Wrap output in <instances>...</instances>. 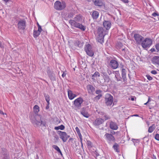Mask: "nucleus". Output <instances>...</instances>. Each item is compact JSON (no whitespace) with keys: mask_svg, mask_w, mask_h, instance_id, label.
Instances as JSON below:
<instances>
[{"mask_svg":"<svg viewBox=\"0 0 159 159\" xmlns=\"http://www.w3.org/2000/svg\"><path fill=\"white\" fill-rule=\"evenodd\" d=\"M84 20L82 16L80 15H79L75 16L73 20H70L69 22L72 26L79 28L82 30L84 31L85 29V27L80 24Z\"/></svg>","mask_w":159,"mask_h":159,"instance_id":"f257e3e1","label":"nucleus"},{"mask_svg":"<svg viewBox=\"0 0 159 159\" xmlns=\"http://www.w3.org/2000/svg\"><path fill=\"white\" fill-rule=\"evenodd\" d=\"M32 122L34 126H39L42 125L46 127V123L45 121H43V119L40 115H36L35 116V120H32Z\"/></svg>","mask_w":159,"mask_h":159,"instance_id":"f03ea898","label":"nucleus"},{"mask_svg":"<svg viewBox=\"0 0 159 159\" xmlns=\"http://www.w3.org/2000/svg\"><path fill=\"white\" fill-rule=\"evenodd\" d=\"M97 40L101 43L104 42V38L106 34V31L102 27H99L98 29Z\"/></svg>","mask_w":159,"mask_h":159,"instance_id":"7ed1b4c3","label":"nucleus"},{"mask_svg":"<svg viewBox=\"0 0 159 159\" xmlns=\"http://www.w3.org/2000/svg\"><path fill=\"white\" fill-rule=\"evenodd\" d=\"M152 40L151 39L146 38L142 42L141 45L143 48L145 49L149 47L152 45Z\"/></svg>","mask_w":159,"mask_h":159,"instance_id":"20e7f679","label":"nucleus"},{"mask_svg":"<svg viewBox=\"0 0 159 159\" xmlns=\"http://www.w3.org/2000/svg\"><path fill=\"white\" fill-rule=\"evenodd\" d=\"M113 98L110 94L107 93L105 98V101L106 105L107 106H110L113 103Z\"/></svg>","mask_w":159,"mask_h":159,"instance_id":"39448f33","label":"nucleus"},{"mask_svg":"<svg viewBox=\"0 0 159 159\" xmlns=\"http://www.w3.org/2000/svg\"><path fill=\"white\" fill-rule=\"evenodd\" d=\"M83 101V99L80 97L78 98L74 101V105L75 109H80L81 106V104Z\"/></svg>","mask_w":159,"mask_h":159,"instance_id":"423d86ee","label":"nucleus"},{"mask_svg":"<svg viewBox=\"0 0 159 159\" xmlns=\"http://www.w3.org/2000/svg\"><path fill=\"white\" fill-rule=\"evenodd\" d=\"M66 7V4L64 2H61L59 1H57L55 2L54 7L57 10H62Z\"/></svg>","mask_w":159,"mask_h":159,"instance_id":"0eeeda50","label":"nucleus"},{"mask_svg":"<svg viewBox=\"0 0 159 159\" xmlns=\"http://www.w3.org/2000/svg\"><path fill=\"white\" fill-rule=\"evenodd\" d=\"M104 137L105 139L109 143H112L113 142L115 141V139L114 137L111 134L106 133Z\"/></svg>","mask_w":159,"mask_h":159,"instance_id":"6e6552de","label":"nucleus"},{"mask_svg":"<svg viewBox=\"0 0 159 159\" xmlns=\"http://www.w3.org/2000/svg\"><path fill=\"white\" fill-rule=\"evenodd\" d=\"M26 21L25 20H19L18 22L17 26L19 30L23 31L24 30L26 27Z\"/></svg>","mask_w":159,"mask_h":159,"instance_id":"1a4fd4ad","label":"nucleus"},{"mask_svg":"<svg viewBox=\"0 0 159 159\" xmlns=\"http://www.w3.org/2000/svg\"><path fill=\"white\" fill-rule=\"evenodd\" d=\"M85 50L87 54L89 56L92 57L94 55V52L93 51L91 45L88 44H87L85 48Z\"/></svg>","mask_w":159,"mask_h":159,"instance_id":"9d476101","label":"nucleus"},{"mask_svg":"<svg viewBox=\"0 0 159 159\" xmlns=\"http://www.w3.org/2000/svg\"><path fill=\"white\" fill-rule=\"evenodd\" d=\"M109 66L112 69H116L118 67L119 64L115 60H112L109 63Z\"/></svg>","mask_w":159,"mask_h":159,"instance_id":"9b49d317","label":"nucleus"},{"mask_svg":"<svg viewBox=\"0 0 159 159\" xmlns=\"http://www.w3.org/2000/svg\"><path fill=\"white\" fill-rule=\"evenodd\" d=\"M59 135L60 136V138L64 142H66L68 139L69 137V136L65 132L60 131Z\"/></svg>","mask_w":159,"mask_h":159,"instance_id":"f8f14e48","label":"nucleus"},{"mask_svg":"<svg viewBox=\"0 0 159 159\" xmlns=\"http://www.w3.org/2000/svg\"><path fill=\"white\" fill-rule=\"evenodd\" d=\"M134 38L136 42L138 43H141L143 37L139 34H135L134 35Z\"/></svg>","mask_w":159,"mask_h":159,"instance_id":"ddd939ff","label":"nucleus"},{"mask_svg":"<svg viewBox=\"0 0 159 159\" xmlns=\"http://www.w3.org/2000/svg\"><path fill=\"white\" fill-rule=\"evenodd\" d=\"M86 88L89 93L93 94L95 90V88L92 85L89 84L87 86Z\"/></svg>","mask_w":159,"mask_h":159,"instance_id":"4468645a","label":"nucleus"},{"mask_svg":"<svg viewBox=\"0 0 159 159\" xmlns=\"http://www.w3.org/2000/svg\"><path fill=\"white\" fill-rule=\"evenodd\" d=\"M2 159H9L8 155L5 149H2Z\"/></svg>","mask_w":159,"mask_h":159,"instance_id":"2eb2a0df","label":"nucleus"},{"mask_svg":"<svg viewBox=\"0 0 159 159\" xmlns=\"http://www.w3.org/2000/svg\"><path fill=\"white\" fill-rule=\"evenodd\" d=\"M104 122V120L101 118H97L93 122V124L95 125H99Z\"/></svg>","mask_w":159,"mask_h":159,"instance_id":"dca6fc26","label":"nucleus"},{"mask_svg":"<svg viewBox=\"0 0 159 159\" xmlns=\"http://www.w3.org/2000/svg\"><path fill=\"white\" fill-rule=\"evenodd\" d=\"M103 25L107 30H108L111 28V23L109 21L105 20L103 22Z\"/></svg>","mask_w":159,"mask_h":159,"instance_id":"f3484780","label":"nucleus"},{"mask_svg":"<svg viewBox=\"0 0 159 159\" xmlns=\"http://www.w3.org/2000/svg\"><path fill=\"white\" fill-rule=\"evenodd\" d=\"M113 73L115 74V78L117 81H120L122 79L119 71H114Z\"/></svg>","mask_w":159,"mask_h":159,"instance_id":"a211bd4d","label":"nucleus"},{"mask_svg":"<svg viewBox=\"0 0 159 159\" xmlns=\"http://www.w3.org/2000/svg\"><path fill=\"white\" fill-rule=\"evenodd\" d=\"M67 93L68 98L70 100L73 99L77 96L76 94H74L72 91L70 90H68Z\"/></svg>","mask_w":159,"mask_h":159,"instance_id":"6ab92c4d","label":"nucleus"},{"mask_svg":"<svg viewBox=\"0 0 159 159\" xmlns=\"http://www.w3.org/2000/svg\"><path fill=\"white\" fill-rule=\"evenodd\" d=\"M110 127L111 129L115 130H116L118 129V126L117 124L112 121L110 122Z\"/></svg>","mask_w":159,"mask_h":159,"instance_id":"aec40b11","label":"nucleus"},{"mask_svg":"<svg viewBox=\"0 0 159 159\" xmlns=\"http://www.w3.org/2000/svg\"><path fill=\"white\" fill-rule=\"evenodd\" d=\"M152 63L155 65H159V56H155L153 57L152 60Z\"/></svg>","mask_w":159,"mask_h":159,"instance_id":"412c9836","label":"nucleus"},{"mask_svg":"<svg viewBox=\"0 0 159 159\" xmlns=\"http://www.w3.org/2000/svg\"><path fill=\"white\" fill-rule=\"evenodd\" d=\"M122 77L124 82H125L127 80L126 76V71L125 69L122 68L121 70Z\"/></svg>","mask_w":159,"mask_h":159,"instance_id":"4be33fe9","label":"nucleus"},{"mask_svg":"<svg viewBox=\"0 0 159 159\" xmlns=\"http://www.w3.org/2000/svg\"><path fill=\"white\" fill-rule=\"evenodd\" d=\"M81 114L86 118H88L89 116V114L88 113V112L86 111L85 109L83 108L80 111Z\"/></svg>","mask_w":159,"mask_h":159,"instance_id":"5701e85b","label":"nucleus"},{"mask_svg":"<svg viewBox=\"0 0 159 159\" xmlns=\"http://www.w3.org/2000/svg\"><path fill=\"white\" fill-rule=\"evenodd\" d=\"M93 1L95 6H102L103 5L102 0H93Z\"/></svg>","mask_w":159,"mask_h":159,"instance_id":"b1692460","label":"nucleus"},{"mask_svg":"<svg viewBox=\"0 0 159 159\" xmlns=\"http://www.w3.org/2000/svg\"><path fill=\"white\" fill-rule=\"evenodd\" d=\"M156 128L155 124H152L150 126L148 129V132L149 133H151Z\"/></svg>","mask_w":159,"mask_h":159,"instance_id":"393cba45","label":"nucleus"},{"mask_svg":"<svg viewBox=\"0 0 159 159\" xmlns=\"http://www.w3.org/2000/svg\"><path fill=\"white\" fill-rule=\"evenodd\" d=\"M99 16V13L97 11H94L92 13V16L93 19H97Z\"/></svg>","mask_w":159,"mask_h":159,"instance_id":"a878e982","label":"nucleus"},{"mask_svg":"<svg viewBox=\"0 0 159 159\" xmlns=\"http://www.w3.org/2000/svg\"><path fill=\"white\" fill-rule=\"evenodd\" d=\"M104 77L105 81V85H106L107 83L110 82V79L109 76L107 75H104Z\"/></svg>","mask_w":159,"mask_h":159,"instance_id":"bb28decb","label":"nucleus"},{"mask_svg":"<svg viewBox=\"0 0 159 159\" xmlns=\"http://www.w3.org/2000/svg\"><path fill=\"white\" fill-rule=\"evenodd\" d=\"M52 148L57 150L58 153H60L61 156H62V154L60 149L56 145H53L52 146Z\"/></svg>","mask_w":159,"mask_h":159,"instance_id":"cd10ccee","label":"nucleus"},{"mask_svg":"<svg viewBox=\"0 0 159 159\" xmlns=\"http://www.w3.org/2000/svg\"><path fill=\"white\" fill-rule=\"evenodd\" d=\"M74 43L75 46L79 47L81 48L83 46V43H81L80 41L78 40L76 41Z\"/></svg>","mask_w":159,"mask_h":159,"instance_id":"c85d7f7f","label":"nucleus"},{"mask_svg":"<svg viewBox=\"0 0 159 159\" xmlns=\"http://www.w3.org/2000/svg\"><path fill=\"white\" fill-rule=\"evenodd\" d=\"M47 73L51 80H55V77L53 74L50 72L49 70L48 71Z\"/></svg>","mask_w":159,"mask_h":159,"instance_id":"c756f323","label":"nucleus"},{"mask_svg":"<svg viewBox=\"0 0 159 159\" xmlns=\"http://www.w3.org/2000/svg\"><path fill=\"white\" fill-rule=\"evenodd\" d=\"M40 31L37 30H34L33 32L34 37L35 38H36L40 34Z\"/></svg>","mask_w":159,"mask_h":159,"instance_id":"7c9ffc66","label":"nucleus"},{"mask_svg":"<svg viewBox=\"0 0 159 159\" xmlns=\"http://www.w3.org/2000/svg\"><path fill=\"white\" fill-rule=\"evenodd\" d=\"M98 82L101 85H105L104 76L102 77V78L99 79Z\"/></svg>","mask_w":159,"mask_h":159,"instance_id":"2f4dec72","label":"nucleus"},{"mask_svg":"<svg viewBox=\"0 0 159 159\" xmlns=\"http://www.w3.org/2000/svg\"><path fill=\"white\" fill-rule=\"evenodd\" d=\"M34 112L36 113H37L39 111V107L37 105H35L33 107Z\"/></svg>","mask_w":159,"mask_h":159,"instance_id":"473e14b6","label":"nucleus"},{"mask_svg":"<svg viewBox=\"0 0 159 159\" xmlns=\"http://www.w3.org/2000/svg\"><path fill=\"white\" fill-rule=\"evenodd\" d=\"M102 97V95L101 94L98 95L93 98V100L94 101H98Z\"/></svg>","mask_w":159,"mask_h":159,"instance_id":"72a5a7b5","label":"nucleus"},{"mask_svg":"<svg viewBox=\"0 0 159 159\" xmlns=\"http://www.w3.org/2000/svg\"><path fill=\"white\" fill-rule=\"evenodd\" d=\"M64 126L62 125L59 126L55 127V129L56 130H58L59 129H60L61 130H63L64 129Z\"/></svg>","mask_w":159,"mask_h":159,"instance_id":"f704fd0d","label":"nucleus"},{"mask_svg":"<svg viewBox=\"0 0 159 159\" xmlns=\"http://www.w3.org/2000/svg\"><path fill=\"white\" fill-rule=\"evenodd\" d=\"M44 95L46 102H47V103H48V104L50 101V97L49 95L48 94H44Z\"/></svg>","mask_w":159,"mask_h":159,"instance_id":"c9c22d12","label":"nucleus"},{"mask_svg":"<svg viewBox=\"0 0 159 159\" xmlns=\"http://www.w3.org/2000/svg\"><path fill=\"white\" fill-rule=\"evenodd\" d=\"M118 145L116 143H115L113 145V148L116 152H119V151L118 150Z\"/></svg>","mask_w":159,"mask_h":159,"instance_id":"e433bc0d","label":"nucleus"},{"mask_svg":"<svg viewBox=\"0 0 159 159\" xmlns=\"http://www.w3.org/2000/svg\"><path fill=\"white\" fill-rule=\"evenodd\" d=\"M131 140L134 143V144L135 146L137 145L139 142V140L138 139H132Z\"/></svg>","mask_w":159,"mask_h":159,"instance_id":"4c0bfd02","label":"nucleus"},{"mask_svg":"<svg viewBox=\"0 0 159 159\" xmlns=\"http://www.w3.org/2000/svg\"><path fill=\"white\" fill-rule=\"evenodd\" d=\"M75 130L76 131V132H77L78 135H80V134H81V133L80 132V129H79V128H78V127H76L75 128Z\"/></svg>","mask_w":159,"mask_h":159,"instance_id":"58836bf2","label":"nucleus"},{"mask_svg":"<svg viewBox=\"0 0 159 159\" xmlns=\"http://www.w3.org/2000/svg\"><path fill=\"white\" fill-rule=\"evenodd\" d=\"M154 138L157 140L159 141V134L157 133L155 135Z\"/></svg>","mask_w":159,"mask_h":159,"instance_id":"ea45409f","label":"nucleus"},{"mask_svg":"<svg viewBox=\"0 0 159 159\" xmlns=\"http://www.w3.org/2000/svg\"><path fill=\"white\" fill-rule=\"evenodd\" d=\"M74 15V13L73 12H70V13L68 15V17L69 18H71L73 17Z\"/></svg>","mask_w":159,"mask_h":159,"instance_id":"a19ab883","label":"nucleus"},{"mask_svg":"<svg viewBox=\"0 0 159 159\" xmlns=\"http://www.w3.org/2000/svg\"><path fill=\"white\" fill-rule=\"evenodd\" d=\"M87 144L88 146L89 147H92V143L89 141H87Z\"/></svg>","mask_w":159,"mask_h":159,"instance_id":"79ce46f5","label":"nucleus"},{"mask_svg":"<svg viewBox=\"0 0 159 159\" xmlns=\"http://www.w3.org/2000/svg\"><path fill=\"white\" fill-rule=\"evenodd\" d=\"M103 118L105 120H107L109 119L110 118V117L108 116L105 115L103 116Z\"/></svg>","mask_w":159,"mask_h":159,"instance_id":"37998d69","label":"nucleus"},{"mask_svg":"<svg viewBox=\"0 0 159 159\" xmlns=\"http://www.w3.org/2000/svg\"><path fill=\"white\" fill-rule=\"evenodd\" d=\"M94 76H95V77H99L100 76V74L97 71H96L95 72V73L93 74Z\"/></svg>","mask_w":159,"mask_h":159,"instance_id":"c03bdc74","label":"nucleus"},{"mask_svg":"<svg viewBox=\"0 0 159 159\" xmlns=\"http://www.w3.org/2000/svg\"><path fill=\"white\" fill-rule=\"evenodd\" d=\"M146 76L147 77V79L149 80H151L153 79L152 77L149 75H147Z\"/></svg>","mask_w":159,"mask_h":159,"instance_id":"a18cd8bd","label":"nucleus"},{"mask_svg":"<svg viewBox=\"0 0 159 159\" xmlns=\"http://www.w3.org/2000/svg\"><path fill=\"white\" fill-rule=\"evenodd\" d=\"M78 136H79V138L80 139V142L81 143V144H82V146H83V144H82V136L81 134L78 135Z\"/></svg>","mask_w":159,"mask_h":159,"instance_id":"49530a36","label":"nucleus"},{"mask_svg":"<svg viewBox=\"0 0 159 159\" xmlns=\"http://www.w3.org/2000/svg\"><path fill=\"white\" fill-rule=\"evenodd\" d=\"M155 48L157 50V51H159V43L155 45Z\"/></svg>","mask_w":159,"mask_h":159,"instance_id":"de8ad7c7","label":"nucleus"},{"mask_svg":"<svg viewBox=\"0 0 159 159\" xmlns=\"http://www.w3.org/2000/svg\"><path fill=\"white\" fill-rule=\"evenodd\" d=\"M37 31H40V32H41L42 31V29L40 25H39V27H38V30Z\"/></svg>","mask_w":159,"mask_h":159,"instance_id":"09e8293b","label":"nucleus"},{"mask_svg":"<svg viewBox=\"0 0 159 159\" xmlns=\"http://www.w3.org/2000/svg\"><path fill=\"white\" fill-rule=\"evenodd\" d=\"M151 73L153 75H156L157 73V71L155 70H153L151 71Z\"/></svg>","mask_w":159,"mask_h":159,"instance_id":"8fccbe9b","label":"nucleus"},{"mask_svg":"<svg viewBox=\"0 0 159 159\" xmlns=\"http://www.w3.org/2000/svg\"><path fill=\"white\" fill-rule=\"evenodd\" d=\"M101 91L100 90H97L96 91L95 93L96 94L99 95L100 94V93H101Z\"/></svg>","mask_w":159,"mask_h":159,"instance_id":"3c124183","label":"nucleus"},{"mask_svg":"<svg viewBox=\"0 0 159 159\" xmlns=\"http://www.w3.org/2000/svg\"><path fill=\"white\" fill-rule=\"evenodd\" d=\"M107 72L108 73V74L109 75H111V73H112V71H111L109 69H108L107 70Z\"/></svg>","mask_w":159,"mask_h":159,"instance_id":"603ef678","label":"nucleus"},{"mask_svg":"<svg viewBox=\"0 0 159 159\" xmlns=\"http://www.w3.org/2000/svg\"><path fill=\"white\" fill-rule=\"evenodd\" d=\"M3 44V43L2 42L0 41V48H2L4 47Z\"/></svg>","mask_w":159,"mask_h":159,"instance_id":"864d4df0","label":"nucleus"},{"mask_svg":"<svg viewBox=\"0 0 159 159\" xmlns=\"http://www.w3.org/2000/svg\"><path fill=\"white\" fill-rule=\"evenodd\" d=\"M158 15V14L156 13H153L152 14V16L154 17H155L157 16Z\"/></svg>","mask_w":159,"mask_h":159,"instance_id":"5fc2aeb1","label":"nucleus"},{"mask_svg":"<svg viewBox=\"0 0 159 159\" xmlns=\"http://www.w3.org/2000/svg\"><path fill=\"white\" fill-rule=\"evenodd\" d=\"M48 103L47 105L46 106V108L47 109H48L49 108V105L50 103L49 102L48 104V103Z\"/></svg>","mask_w":159,"mask_h":159,"instance_id":"6e6d98bb","label":"nucleus"},{"mask_svg":"<svg viewBox=\"0 0 159 159\" xmlns=\"http://www.w3.org/2000/svg\"><path fill=\"white\" fill-rule=\"evenodd\" d=\"M66 74L64 72H63V73L62 75V76L63 78H64V77H65L66 76Z\"/></svg>","mask_w":159,"mask_h":159,"instance_id":"4d7b16f0","label":"nucleus"},{"mask_svg":"<svg viewBox=\"0 0 159 159\" xmlns=\"http://www.w3.org/2000/svg\"><path fill=\"white\" fill-rule=\"evenodd\" d=\"M0 113L2 114V115H4V114H5V115H6V113L4 114V112L1 110H0Z\"/></svg>","mask_w":159,"mask_h":159,"instance_id":"13d9d810","label":"nucleus"},{"mask_svg":"<svg viewBox=\"0 0 159 159\" xmlns=\"http://www.w3.org/2000/svg\"><path fill=\"white\" fill-rule=\"evenodd\" d=\"M150 50L152 52H153L155 51V49L154 48H152Z\"/></svg>","mask_w":159,"mask_h":159,"instance_id":"bf43d9fd","label":"nucleus"},{"mask_svg":"<svg viewBox=\"0 0 159 159\" xmlns=\"http://www.w3.org/2000/svg\"><path fill=\"white\" fill-rule=\"evenodd\" d=\"M125 48H123L122 49V53L123 54H124L125 53Z\"/></svg>","mask_w":159,"mask_h":159,"instance_id":"052dcab7","label":"nucleus"},{"mask_svg":"<svg viewBox=\"0 0 159 159\" xmlns=\"http://www.w3.org/2000/svg\"><path fill=\"white\" fill-rule=\"evenodd\" d=\"M92 79H93L95 80V77H95V76H94L93 74L92 75Z\"/></svg>","mask_w":159,"mask_h":159,"instance_id":"680f3d73","label":"nucleus"},{"mask_svg":"<svg viewBox=\"0 0 159 159\" xmlns=\"http://www.w3.org/2000/svg\"><path fill=\"white\" fill-rule=\"evenodd\" d=\"M150 101V98L149 97L148 98V100L147 101V102H148Z\"/></svg>","mask_w":159,"mask_h":159,"instance_id":"e2e57ef3","label":"nucleus"},{"mask_svg":"<svg viewBox=\"0 0 159 159\" xmlns=\"http://www.w3.org/2000/svg\"><path fill=\"white\" fill-rule=\"evenodd\" d=\"M150 101V98L149 97L148 98V100L147 101V102H148Z\"/></svg>","mask_w":159,"mask_h":159,"instance_id":"0e129e2a","label":"nucleus"},{"mask_svg":"<svg viewBox=\"0 0 159 159\" xmlns=\"http://www.w3.org/2000/svg\"><path fill=\"white\" fill-rule=\"evenodd\" d=\"M3 0L4 1L6 2H7L8 1H9L10 0Z\"/></svg>","mask_w":159,"mask_h":159,"instance_id":"69168bd1","label":"nucleus"},{"mask_svg":"<svg viewBox=\"0 0 159 159\" xmlns=\"http://www.w3.org/2000/svg\"><path fill=\"white\" fill-rule=\"evenodd\" d=\"M134 98H131V100H132V101H134Z\"/></svg>","mask_w":159,"mask_h":159,"instance_id":"338daca9","label":"nucleus"},{"mask_svg":"<svg viewBox=\"0 0 159 159\" xmlns=\"http://www.w3.org/2000/svg\"><path fill=\"white\" fill-rule=\"evenodd\" d=\"M139 116L138 115H134L133 116Z\"/></svg>","mask_w":159,"mask_h":159,"instance_id":"774afa93","label":"nucleus"}]
</instances>
